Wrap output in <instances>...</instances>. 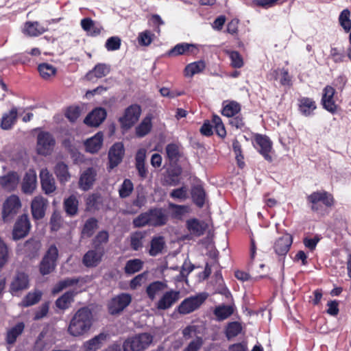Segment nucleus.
Listing matches in <instances>:
<instances>
[{"mask_svg":"<svg viewBox=\"0 0 351 351\" xmlns=\"http://www.w3.org/2000/svg\"><path fill=\"white\" fill-rule=\"evenodd\" d=\"M147 212L150 226H165L169 220L168 213L165 208H152L149 209Z\"/></svg>","mask_w":351,"mask_h":351,"instance_id":"14","label":"nucleus"},{"mask_svg":"<svg viewBox=\"0 0 351 351\" xmlns=\"http://www.w3.org/2000/svg\"><path fill=\"white\" fill-rule=\"evenodd\" d=\"M165 238L162 236L154 237L150 241L149 254L156 256L162 252L165 247Z\"/></svg>","mask_w":351,"mask_h":351,"instance_id":"31","label":"nucleus"},{"mask_svg":"<svg viewBox=\"0 0 351 351\" xmlns=\"http://www.w3.org/2000/svg\"><path fill=\"white\" fill-rule=\"evenodd\" d=\"M132 224L134 228H142L147 225L149 226L148 212L143 213L134 218L132 221Z\"/></svg>","mask_w":351,"mask_h":351,"instance_id":"59","label":"nucleus"},{"mask_svg":"<svg viewBox=\"0 0 351 351\" xmlns=\"http://www.w3.org/2000/svg\"><path fill=\"white\" fill-rule=\"evenodd\" d=\"M48 206V201L41 195L34 197L31 202V212L32 217L36 220L44 218Z\"/></svg>","mask_w":351,"mask_h":351,"instance_id":"16","label":"nucleus"},{"mask_svg":"<svg viewBox=\"0 0 351 351\" xmlns=\"http://www.w3.org/2000/svg\"><path fill=\"white\" fill-rule=\"evenodd\" d=\"M17 121V110L12 108L8 114H5L1 121V128L3 130H10Z\"/></svg>","mask_w":351,"mask_h":351,"instance_id":"37","label":"nucleus"},{"mask_svg":"<svg viewBox=\"0 0 351 351\" xmlns=\"http://www.w3.org/2000/svg\"><path fill=\"white\" fill-rule=\"evenodd\" d=\"M242 330V326L238 322H230L226 328V336L228 339L237 336L241 333Z\"/></svg>","mask_w":351,"mask_h":351,"instance_id":"52","label":"nucleus"},{"mask_svg":"<svg viewBox=\"0 0 351 351\" xmlns=\"http://www.w3.org/2000/svg\"><path fill=\"white\" fill-rule=\"evenodd\" d=\"M104 141V135L101 132L96 133L93 136L84 142L85 149L90 154L97 153L101 148Z\"/></svg>","mask_w":351,"mask_h":351,"instance_id":"21","label":"nucleus"},{"mask_svg":"<svg viewBox=\"0 0 351 351\" xmlns=\"http://www.w3.org/2000/svg\"><path fill=\"white\" fill-rule=\"evenodd\" d=\"M330 57L335 63H341L344 61L346 56L343 49L331 47L330 50Z\"/></svg>","mask_w":351,"mask_h":351,"instance_id":"57","label":"nucleus"},{"mask_svg":"<svg viewBox=\"0 0 351 351\" xmlns=\"http://www.w3.org/2000/svg\"><path fill=\"white\" fill-rule=\"evenodd\" d=\"M350 16V12L348 9L343 10L339 16V23L346 32H349L351 30V20Z\"/></svg>","mask_w":351,"mask_h":351,"instance_id":"54","label":"nucleus"},{"mask_svg":"<svg viewBox=\"0 0 351 351\" xmlns=\"http://www.w3.org/2000/svg\"><path fill=\"white\" fill-rule=\"evenodd\" d=\"M54 172L60 183L68 182L71 178L68 166L63 162H58L56 164Z\"/></svg>","mask_w":351,"mask_h":351,"instance_id":"36","label":"nucleus"},{"mask_svg":"<svg viewBox=\"0 0 351 351\" xmlns=\"http://www.w3.org/2000/svg\"><path fill=\"white\" fill-rule=\"evenodd\" d=\"M109 240L108 232L106 230L99 231L92 241L93 247L96 249L105 250L104 244Z\"/></svg>","mask_w":351,"mask_h":351,"instance_id":"44","label":"nucleus"},{"mask_svg":"<svg viewBox=\"0 0 351 351\" xmlns=\"http://www.w3.org/2000/svg\"><path fill=\"white\" fill-rule=\"evenodd\" d=\"M41 247V243L36 239H31L23 243V254L30 258L36 256Z\"/></svg>","mask_w":351,"mask_h":351,"instance_id":"25","label":"nucleus"},{"mask_svg":"<svg viewBox=\"0 0 351 351\" xmlns=\"http://www.w3.org/2000/svg\"><path fill=\"white\" fill-rule=\"evenodd\" d=\"M22 334V322H18L14 327L8 330L5 335V341L8 344H13L17 337Z\"/></svg>","mask_w":351,"mask_h":351,"instance_id":"42","label":"nucleus"},{"mask_svg":"<svg viewBox=\"0 0 351 351\" xmlns=\"http://www.w3.org/2000/svg\"><path fill=\"white\" fill-rule=\"evenodd\" d=\"M335 90L330 86H326L323 90L322 104L324 109L334 114L337 112V106L333 99Z\"/></svg>","mask_w":351,"mask_h":351,"instance_id":"18","label":"nucleus"},{"mask_svg":"<svg viewBox=\"0 0 351 351\" xmlns=\"http://www.w3.org/2000/svg\"><path fill=\"white\" fill-rule=\"evenodd\" d=\"M154 337L148 332H141L128 337L123 343V351H144L152 343Z\"/></svg>","mask_w":351,"mask_h":351,"instance_id":"2","label":"nucleus"},{"mask_svg":"<svg viewBox=\"0 0 351 351\" xmlns=\"http://www.w3.org/2000/svg\"><path fill=\"white\" fill-rule=\"evenodd\" d=\"M193 269L194 265L193 264L184 261V264L182 266L180 274L177 277V280L179 281L184 280Z\"/></svg>","mask_w":351,"mask_h":351,"instance_id":"63","label":"nucleus"},{"mask_svg":"<svg viewBox=\"0 0 351 351\" xmlns=\"http://www.w3.org/2000/svg\"><path fill=\"white\" fill-rule=\"evenodd\" d=\"M143 262L138 258L129 260L126 262L124 271L127 274H133L143 268Z\"/></svg>","mask_w":351,"mask_h":351,"instance_id":"49","label":"nucleus"},{"mask_svg":"<svg viewBox=\"0 0 351 351\" xmlns=\"http://www.w3.org/2000/svg\"><path fill=\"white\" fill-rule=\"evenodd\" d=\"M106 117L107 112L104 108H96L87 114L84 123L90 127H98L104 122Z\"/></svg>","mask_w":351,"mask_h":351,"instance_id":"17","label":"nucleus"},{"mask_svg":"<svg viewBox=\"0 0 351 351\" xmlns=\"http://www.w3.org/2000/svg\"><path fill=\"white\" fill-rule=\"evenodd\" d=\"M98 227V221L95 217H90L88 219L82 230V237L89 238L92 237L95 232V230Z\"/></svg>","mask_w":351,"mask_h":351,"instance_id":"41","label":"nucleus"},{"mask_svg":"<svg viewBox=\"0 0 351 351\" xmlns=\"http://www.w3.org/2000/svg\"><path fill=\"white\" fill-rule=\"evenodd\" d=\"M105 253L106 250L93 247L84 254L82 259V264L87 268L97 267L101 263Z\"/></svg>","mask_w":351,"mask_h":351,"instance_id":"11","label":"nucleus"},{"mask_svg":"<svg viewBox=\"0 0 351 351\" xmlns=\"http://www.w3.org/2000/svg\"><path fill=\"white\" fill-rule=\"evenodd\" d=\"M134 190V184L130 179H125L119 189L121 198L128 197Z\"/></svg>","mask_w":351,"mask_h":351,"instance_id":"53","label":"nucleus"},{"mask_svg":"<svg viewBox=\"0 0 351 351\" xmlns=\"http://www.w3.org/2000/svg\"><path fill=\"white\" fill-rule=\"evenodd\" d=\"M293 243L292 236L285 234L276 240L274 244V250L278 256L279 260H284Z\"/></svg>","mask_w":351,"mask_h":351,"instance_id":"12","label":"nucleus"},{"mask_svg":"<svg viewBox=\"0 0 351 351\" xmlns=\"http://www.w3.org/2000/svg\"><path fill=\"white\" fill-rule=\"evenodd\" d=\"M199 51V45L193 43H180L167 51L166 57H176L178 56H196Z\"/></svg>","mask_w":351,"mask_h":351,"instance_id":"7","label":"nucleus"},{"mask_svg":"<svg viewBox=\"0 0 351 351\" xmlns=\"http://www.w3.org/2000/svg\"><path fill=\"white\" fill-rule=\"evenodd\" d=\"M180 298V292L177 290L170 289L163 293L162 296L156 303L158 310L165 311L171 308Z\"/></svg>","mask_w":351,"mask_h":351,"instance_id":"10","label":"nucleus"},{"mask_svg":"<svg viewBox=\"0 0 351 351\" xmlns=\"http://www.w3.org/2000/svg\"><path fill=\"white\" fill-rule=\"evenodd\" d=\"M167 288L165 281L156 280L151 282L146 288L145 292L149 300H154L156 295Z\"/></svg>","mask_w":351,"mask_h":351,"instance_id":"26","label":"nucleus"},{"mask_svg":"<svg viewBox=\"0 0 351 351\" xmlns=\"http://www.w3.org/2000/svg\"><path fill=\"white\" fill-rule=\"evenodd\" d=\"M80 281V278H66L58 282L53 287L51 293L56 295L67 287L77 285Z\"/></svg>","mask_w":351,"mask_h":351,"instance_id":"32","label":"nucleus"},{"mask_svg":"<svg viewBox=\"0 0 351 351\" xmlns=\"http://www.w3.org/2000/svg\"><path fill=\"white\" fill-rule=\"evenodd\" d=\"M186 227L190 235L195 237H199L204 234L207 224L196 218L186 220Z\"/></svg>","mask_w":351,"mask_h":351,"instance_id":"19","label":"nucleus"},{"mask_svg":"<svg viewBox=\"0 0 351 351\" xmlns=\"http://www.w3.org/2000/svg\"><path fill=\"white\" fill-rule=\"evenodd\" d=\"M19 182V176L17 173L14 171H10L8 174L0 177V186L9 192L15 190Z\"/></svg>","mask_w":351,"mask_h":351,"instance_id":"20","label":"nucleus"},{"mask_svg":"<svg viewBox=\"0 0 351 351\" xmlns=\"http://www.w3.org/2000/svg\"><path fill=\"white\" fill-rule=\"evenodd\" d=\"M234 313V308L231 305L221 304L215 307L213 313L217 321L221 322L226 319Z\"/></svg>","mask_w":351,"mask_h":351,"instance_id":"34","label":"nucleus"},{"mask_svg":"<svg viewBox=\"0 0 351 351\" xmlns=\"http://www.w3.org/2000/svg\"><path fill=\"white\" fill-rule=\"evenodd\" d=\"M106 339V335L100 333L95 336L91 339L86 341L84 344L85 351H97L99 350L102 344V342Z\"/></svg>","mask_w":351,"mask_h":351,"instance_id":"33","label":"nucleus"},{"mask_svg":"<svg viewBox=\"0 0 351 351\" xmlns=\"http://www.w3.org/2000/svg\"><path fill=\"white\" fill-rule=\"evenodd\" d=\"M97 172L93 167L86 169L81 175L79 180L80 188L83 191L89 190L93 185L96 179Z\"/></svg>","mask_w":351,"mask_h":351,"instance_id":"22","label":"nucleus"},{"mask_svg":"<svg viewBox=\"0 0 351 351\" xmlns=\"http://www.w3.org/2000/svg\"><path fill=\"white\" fill-rule=\"evenodd\" d=\"M132 297L129 293H122L112 298L108 304V312L114 315L122 312L131 302Z\"/></svg>","mask_w":351,"mask_h":351,"instance_id":"9","label":"nucleus"},{"mask_svg":"<svg viewBox=\"0 0 351 351\" xmlns=\"http://www.w3.org/2000/svg\"><path fill=\"white\" fill-rule=\"evenodd\" d=\"M152 117L149 114L143 119L141 122L136 127L135 134L138 138H142L149 133L152 128Z\"/></svg>","mask_w":351,"mask_h":351,"instance_id":"30","label":"nucleus"},{"mask_svg":"<svg viewBox=\"0 0 351 351\" xmlns=\"http://www.w3.org/2000/svg\"><path fill=\"white\" fill-rule=\"evenodd\" d=\"M38 70L40 76L45 80L49 79L56 73V69L48 63H42L39 64Z\"/></svg>","mask_w":351,"mask_h":351,"instance_id":"50","label":"nucleus"},{"mask_svg":"<svg viewBox=\"0 0 351 351\" xmlns=\"http://www.w3.org/2000/svg\"><path fill=\"white\" fill-rule=\"evenodd\" d=\"M64 207L66 213L70 215L73 216L77 214L78 209V201L77 197L72 195L64 201Z\"/></svg>","mask_w":351,"mask_h":351,"instance_id":"43","label":"nucleus"},{"mask_svg":"<svg viewBox=\"0 0 351 351\" xmlns=\"http://www.w3.org/2000/svg\"><path fill=\"white\" fill-rule=\"evenodd\" d=\"M36 173L34 169H29L23 177V193H31L36 187Z\"/></svg>","mask_w":351,"mask_h":351,"instance_id":"27","label":"nucleus"},{"mask_svg":"<svg viewBox=\"0 0 351 351\" xmlns=\"http://www.w3.org/2000/svg\"><path fill=\"white\" fill-rule=\"evenodd\" d=\"M22 290V274H18L16 277L12 282L10 287V291L13 295H16Z\"/></svg>","mask_w":351,"mask_h":351,"instance_id":"61","label":"nucleus"},{"mask_svg":"<svg viewBox=\"0 0 351 351\" xmlns=\"http://www.w3.org/2000/svg\"><path fill=\"white\" fill-rule=\"evenodd\" d=\"M165 152L171 164H176L181 157L180 147L176 143H169L167 145Z\"/></svg>","mask_w":351,"mask_h":351,"instance_id":"35","label":"nucleus"},{"mask_svg":"<svg viewBox=\"0 0 351 351\" xmlns=\"http://www.w3.org/2000/svg\"><path fill=\"white\" fill-rule=\"evenodd\" d=\"M121 40L119 36L108 38L105 43V47L108 51H117L120 49Z\"/></svg>","mask_w":351,"mask_h":351,"instance_id":"58","label":"nucleus"},{"mask_svg":"<svg viewBox=\"0 0 351 351\" xmlns=\"http://www.w3.org/2000/svg\"><path fill=\"white\" fill-rule=\"evenodd\" d=\"M316 108V104L311 98L302 97L299 99V110L305 117L313 115Z\"/></svg>","mask_w":351,"mask_h":351,"instance_id":"24","label":"nucleus"},{"mask_svg":"<svg viewBox=\"0 0 351 351\" xmlns=\"http://www.w3.org/2000/svg\"><path fill=\"white\" fill-rule=\"evenodd\" d=\"M46 31L38 22H27L25 25V32L29 36H38Z\"/></svg>","mask_w":351,"mask_h":351,"instance_id":"40","label":"nucleus"},{"mask_svg":"<svg viewBox=\"0 0 351 351\" xmlns=\"http://www.w3.org/2000/svg\"><path fill=\"white\" fill-rule=\"evenodd\" d=\"M43 257L45 259L56 263L58 258V250L57 247L54 244L51 245Z\"/></svg>","mask_w":351,"mask_h":351,"instance_id":"64","label":"nucleus"},{"mask_svg":"<svg viewBox=\"0 0 351 351\" xmlns=\"http://www.w3.org/2000/svg\"><path fill=\"white\" fill-rule=\"evenodd\" d=\"M191 197L194 204L199 208L204 205L206 193L202 186L197 185L192 188Z\"/></svg>","mask_w":351,"mask_h":351,"instance_id":"38","label":"nucleus"},{"mask_svg":"<svg viewBox=\"0 0 351 351\" xmlns=\"http://www.w3.org/2000/svg\"><path fill=\"white\" fill-rule=\"evenodd\" d=\"M43 292L38 289H34L29 292L23 298V306H29L37 304L41 299Z\"/></svg>","mask_w":351,"mask_h":351,"instance_id":"48","label":"nucleus"},{"mask_svg":"<svg viewBox=\"0 0 351 351\" xmlns=\"http://www.w3.org/2000/svg\"><path fill=\"white\" fill-rule=\"evenodd\" d=\"M254 147L258 152L268 161H272V157L269 155L272 149V142L269 138L265 135L256 134L254 138Z\"/></svg>","mask_w":351,"mask_h":351,"instance_id":"13","label":"nucleus"},{"mask_svg":"<svg viewBox=\"0 0 351 351\" xmlns=\"http://www.w3.org/2000/svg\"><path fill=\"white\" fill-rule=\"evenodd\" d=\"M230 60L231 65L234 68L239 69L243 66V60L241 54L237 51H227Z\"/></svg>","mask_w":351,"mask_h":351,"instance_id":"56","label":"nucleus"},{"mask_svg":"<svg viewBox=\"0 0 351 351\" xmlns=\"http://www.w3.org/2000/svg\"><path fill=\"white\" fill-rule=\"evenodd\" d=\"M81 113V110L78 106H70L67 108L65 116L71 121L75 122Z\"/></svg>","mask_w":351,"mask_h":351,"instance_id":"62","label":"nucleus"},{"mask_svg":"<svg viewBox=\"0 0 351 351\" xmlns=\"http://www.w3.org/2000/svg\"><path fill=\"white\" fill-rule=\"evenodd\" d=\"M206 68L205 62L199 60L187 64L184 69V75L186 77H193L194 75L201 73Z\"/></svg>","mask_w":351,"mask_h":351,"instance_id":"39","label":"nucleus"},{"mask_svg":"<svg viewBox=\"0 0 351 351\" xmlns=\"http://www.w3.org/2000/svg\"><path fill=\"white\" fill-rule=\"evenodd\" d=\"M145 231H136L130 236V246L133 250L137 251L143 247V241L145 237Z\"/></svg>","mask_w":351,"mask_h":351,"instance_id":"46","label":"nucleus"},{"mask_svg":"<svg viewBox=\"0 0 351 351\" xmlns=\"http://www.w3.org/2000/svg\"><path fill=\"white\" fill-rule=\"evenodd\" d=\"M241 110L240 105L236 101H231L225 106L222 110V114L227 117H234Z\"/></svg>","mask_w":351,"mask_h":351,"instance_id":"55","label":"nucleus"},{"mask_svg":"<svg viewBox=\"0 0 351 351\" xmlns=\"http://www.w3.org/2000/svg\"><path fill=\"white\" fill-rule=\"evenodd\" d=\"M21 202L19 197L16 195L9 196L3 204L2 219L4 222H9L14 219L19 208Z\"/></svg>","mask_w":351,"mask_h":351,"instance_id":"4","label":"nucleus"},{"mask_svg":"<svg viewBox=\"0 0 351 351\" xmlns=\"http://www.w3.org/2000/svg\"><path fill=\"white\" fill-rule=\"evenodd\" d=\"M104 205L103 197L99 193H93L86 199V209L90 212L100 210Z\"/></svg>","mask_w":351,"mask_h":351,"instance_id":"28","label":"nucleus"},{"mask_svg":"<svg viewBox=\"0 0 351 351\" xmlns=\"http://www.w3.org/2000/svg\"><path fill=\"white\" fill-rule=\"evenodd\" d=\"M92 320L91 311L88 307L80 308L71 319L68 332L73 337L82 335L90 330Z\"/></svg>","mask_w":351,"mask_h":351,"instance_id":"1","label":"nucleus"},{"mask_svg":"<svg viewBox=\"0 0 351 351\" xmlns=\"http://www.w3.org/2000/svg\"><path fill=\"white\" fill-rule=\"evenodd\" d=\"M56 265V262H52L43 257L39 265V271L43 276L48 275L55 270Z\"/></svg>","mask_w":351,"mask_h":351,"instance_id":"51","label":"nucleus"},{"mask_svg":"<svg viewBox=\"0 0 351 351\" xmlns=\"http://www.w3.org/2000/svg\"><path fill=\"white\" fill-rule=\"evenodd\" d=\"M141 112L142 109L138 104H134L127 107L123 116L118 119L121 129L127 131L133 127L139 120Z\"/></svg>","mask_w":351,"mask_h":351,"instance_id":"3","label":"nucleus"},{"mask_svg":"<svg viewBox=\"0 0 351 351\" xmlns=\"http://www.w3.org/2000/svg\"><path fill=\"white\" fill-rule=\"evenodd\" d=\"M110 71V67L109 65L104 63H99L96 64L92 71L87 74V77L91 80L89 76L93 74L97 78H101L109 74Z\"/></svg>","mask_w":351,"mask_h":351,"instance_id":"45","label":"nucleus"},{"mask_svg":"<svg viewBox=\"0 0 351 351\" xmlns=\"http://www.w3.org/2000/svg\"><path fill=\"white\" fill-rule=\"evenodd\" d=\"M77 292L73 290L66 291L56 301V306L61 310H66L69 308L71 304L74 301Z\"/></svg>","mask_w":351,"mask_h":351,"instance_id":"29","label":"nucleus"},{"mask_svg":"<svg viewBox=\"0 0 351 351\" xmlns=\"http://www.w3.org/2000/svg\"><path fill=\"white\" fill-rule=\"evenodd\" d=\"M124 147L122 143H114L108 152V169L110 170L117 167L122 161L124 155Z\"/></svg>","mask_w":351,"mask_h":351,"instance_id":"15","label":"nucleus"},{"mask_svg":"<svg viewBox=\"0 0 351 351\" xmlns=\"http://www.w3.org/2000/svg\"><path fill=\"white\" fill-rule=\"evenodd\" d=\"M306 199L308 202L311 204V209L313 212H317L319 210L318 203L320 202L327 207H330L334 204L332 195L325 191L313 192L307 196Z\"/></svg>","mask_w":351,"mask_h":351,"instance_id":"6","label":"nucleus"},{"mask_svg":"<svg viewBox=\"0 0 351 351\" xmlns=\"http://www.w3.org/2000/svg\"><path fill=\"white\" fill-rule=\"evenodd\" d=\"M153 34L149 30H145L139 33L138 36V42L141 46H148L152 42Z\"/></svg>","mask_w":351,"mask_h":351,"instance_id":"60","label":"nucleus"},{"mask_svg":"<svg viewBox=\"0 0 351 351\" xmlns=\"http://www.w3.org/2000/svg\"><path fill=\"white\" fill-rule=\"evenodd\" d=\"M171 210V217L173 219H181L189 212V207L184 205H178L173 203L169 204Z\"/></svg>","mask_w":351,"mask_h":351,"instance_id":"47","label":"nucleus"},{"mask_svg":"<svg viewBox=\"0 0 351 351\" xmlns=\"http://www.w3.org/2000/svg\"><path fill=\"white\" fill-rule=\"evenodd\" d=\"M41 186L46 194H51L55 191L56 187L52 175L47 169H42L40 173Z\"/></svg>","mask_w":351,"mask_h":351,"instance_id":"23","label":"nucleus"},{"mask_svg":"<svg viewBox=\"0 0 351 351\" xmlns=\"http://www.w3.org/2000/svg\"><path fill=\"white\" fill-rule=\"evenodd\" d=\"M56 145L53 135L48 132H41L37 136L36 151L39 155H50Z\"/></svg>","mask_w":351,"mask_h":351,"instance_id":"5","label":"nucleus"},{"mask_svg":"<svg viewBox=\"0 0 351 351\" xmlns=\"http://www.w3.org/2000/svg\"><path fill=\"white\" fill-rule=\"evenodd\" d=\"M206 296L202 293L184 299L178 306L180 314L186 315L197 309L205 301Z\"/></svg>","mask_w":351,"mask_h":351,"instance_id":"8","label":"nucleus"}]
</instances>
